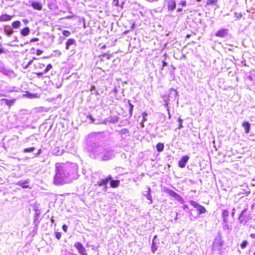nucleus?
Segmentation results:
<instances>
[{"instance_id": "nucleus-1", "label": "nucleus", "mask_w": 255, "mask_h": 255, "mask_svg": "<svg viewBox=\"0 0 255 255\" xmlns=\"http://www.w3.org/2000/svg\"><path fill=\"white\" fill-rule=\"evenodd\" d=\"M71 179L69 178V173L66 167L60 164H56L55 175L54 177L53 183L59 185L69 182Z\"/></svg>"}, {"instance_id": "nucleus-2", "label": "nucleus", "mask_w": 255, "mask_h": 255, "mask_svg": "<svg viewBox=\"0 0 255 255\" xmlns=\"http://www.w3.org/2000/svg\"><path fill=\"white\" fill-rule=\"evenodd\" d=\"M104 151V147L98 144H94L90 150V156L93 158H98L100 159L101 155Z\"/></svg>"}, {"instance_id": "nucleus-3", "label": "nucleus", "mask_w": 255, "mask_h": 255, "mask_svg": "<svg viewBox=\"0 0 255 255\" xmlns=\"http://www.w3.org/2000/svg\"><path fill=\"white\" fill-rule=\"evenodd\" d=\"M114 157V151L110 148H104L101 155L100 160L107 161Z\"/></svg>"}, {"instance_id": "nucleus-4", "label": "nucleus", "mask_w": 255, "mask_h": 255, "mask_svg": "<svg viewBox=\"0 0 255 255\" xmlns=\"http://www.w3.org/2000/svg\"><path fill=\"white\" fill-rule=\"evenodd\" d=\"M223 245V241L220 237L215 238L213 243L212 249L214 251H221Z\"/></svg>"}, {"instance_id": "nucleus-5", "label": "nucleus", "mask_w": 255, "mask_h": 255, "mask_svg": "<svg viewBox=\"0 0 255 255\" xmlns=\"http://www.w3.org/2000/svg\"><path fill=\"white\" fill-rule=\"evenodd\" d=\"M189 203L191 206L197 209L200 214H204L207 211L206 209L204 206L199 204L198 203L194 201L191 200L189 201Z\"/></svg>"}, {"instance_id": "nucleus-6", "label": "nucleus", "mask_w": 255, "mask_h": 255, "mask_svg": "<svg viewBox=\"0 0 255 255\" xmlns=\"http://www.w3.org/2000/svg\"><path fill=\"white\" fill-rule=\"evenodd\" d=\"M74 247L77 250L78 253L81 255H88L85 248L80 242H76L75 243Z\"/></svg>"}, {"instance_id": "nucleus-7", "label": "nucleus", "mask_w": 255, "mask_h": 255, "mask_svg": "<svg viewBox=\"0 0 255 255\" xmlns=\"http://www.w3.org/2000/svg\"><path fill=\"white\" fill-rule=\"evenodd\" d=\"M0 72L7 76H11L13 74L12 71L6 69L4 68L3 63L0 61Z\"/></svg>"}, {"instance_id": "nucleus-8", "label": "nucleus", "mask_w": 255, "mask_h": 255, "mask_svg": "<svg viewBox=\"0 0 255 255\" xmlns=\"http://www.w3.org/2000/svg\"><path fill=\"white\" fill-rule=\"evenodd\" d=\"M167 4L168 11H172L176 8V4L174 0H167Z\"/></svg>"}, {"instance_id": "nucleus-9", "label": "nucleus", "mask_w": 255, "mask_h": 255, "mask_svg": "<svg viewBox=\"0 0 255 255\" xmlns=\"http://www.w3.org/2000/svg\"><path fill=\"white\" fill-rule=\"evenodd\" d=\"M112 177L111 176H108L107 178L104 179H101L97 182V184L99 186H104L105 190L107 189V184L108 182L111 180Z\"/></svg>"}, {"instance_id": "nucleus-10", "label": "nucleus", "mask_w": 255, "mask_h": 255, "mask_svg": "<svg viewBox=\"0 0 255 255\" xmlns=\"http://www.w3.org/2000/svg\"><path fill=\"white\" fill-rule=\"evenodd\" d=\"M177 95V92L176 90L173 89H170L168 95V100L170 101L175 100Z\"/></svg>"}, {"instance_id": "nucleus-11", "label": "nucleus", "mask_w": 255, "mask_h": 255, "mask_svg": "<svg viewBox=\"0 0 255 255\" xmlns=\"http://www.w3.org/2000/svg\"><path fill=\"white\" fill-rule=\"evenodd\" d=\"M228 35V30L227 29H223L219 30L216 33L215 35L217 37L224 38Z\"/></svg>"}, {"instance_id": "nucleus-12", "label": "nucleus", "mask_w": 255, "mask_h": 255, "mask_svg": "<svg viewBox=\"0 0 255 255\" xmlns=\"http://www.w3.org/2000/svg\"><path fill=\"white\" fill-rule=\"evenodd\" d=\"M189 157L188 156L186 155L183 156L179 161V166L181 168H183L185 166L186 163L187 162Z\"/></svg>"}, {"instance_id": "nucleus-13", "label": "nucleus", "mask_w": 255, "mask_h": 255, "mask_svg": "<svg viewBox=\"0 0 255 255\" xmlns=\"http://www.w3.org/2000/svg\"><path fill=\"white\" fill-rule=\"evenodd\" d=\"M147 191L145 192H143L142 194L144 196H145L147 200L150 201L149 204H152L153 201L152 199V197L150 194V188L149 187H147Z\"/></svg>"}, {"instance_id": "nucleus-14", "label": "nucleus", "mask_w": 255, "mask_h": 255, "mask_svg": "<svg viewBox=\"0 0 255 255\" xmlns=\"http://www.w3.org/2000/svg\"><path fill=\"white\" fill-rule=\"evenodd\" d=\"M247 210V209H245L244 210H243L239 216V220H240L241 223H246L248 221V219L245 215Z\"/></svg>"}, {"instance_id": "nucleus-15", "label": "nucleus", "mask_w": 255, "mask_h": 255, "mask_svg": "<svg viewBox=\"0 0 255 255\" xmlns=\"http://www.w3.org/2000/svg\"><path fill=\"white\" fill-rule=\"evenodd\" d=\"M165 192L168 194H169L170 196H171L173 197H174V198L177 199L178 200H179L181 198V197H180V195H179L177 193H176V192H175L174 191H173L170 189H166Z\"/></svg>"}, {"instance_id": "nucleus-16", "label": "nucleus", "mask_w": 255, "mask_h": 255, "mask_svg": "<svg viewBox=\"0 0 255 255\" xmlns=\"http://www.w3.org/2000/svg\"><path fill=\"white\" fill-rule=\"evenodd\" d=\"M31 5L34 9L38 10H41L42 8L41 3L39 2L32 1Z\"/></svg>"}, {"instance_id": "nucleus-17", "label": "nucleus", "mask_w": 255, "mask_h": 255, "mask_svg": "<svg viewBox=\"0 0 255 255\" xmlns=\"http://www.w3.org/2000/svg\"><path fill=\"white\" fill-rule=\"evenodd\" d=\"M4 33L8 37L10 36L11 34L13 33V31L11 28L10 26L6 25L4 27Z\"/></svg>"}, {"instance_id": "nucleus-18", "label": "nucleus", "mask_w": 255, "mask_h": 255, "mask_svg": "<svg viewBox=\"0 0 255 255\" xmlns=\"http://www.w3.org/2000/svg\"><path fill=\"white\" fill-rule=\"evenodd\" d=\"M73 45H76L75 40L73 38L68 39L66 43V49L67 50L69 49L70 46Z\"/></svg>"}, {"instance_id": "nucleus-19", "label": "nucleus", "mask_w": 255, "mask_h": 255, "mask_svg": "<svg viewBox=\"0 0 255 255\" xmlns=\"http://www.w3.org/2000/svg\"><path fill=\"white\" fill-rule=\"evenodd\" d=\"M0 101L2 102V103L4 102L5 104L10 108L14 103L15 100H7L6 99H2L0 100Z\"/></svg>"}, {"instance_id": "nucleus-20", "label": "nucleus", "mask_w": 255, "mask_h": 255, "mask_svg": "<svg viewBox=\"0 0 255 255\" xmlns=\"http://www.w3.org/2000/svg\"><path fill=\"white\" fill-rule=\"evenodd\" d=\"M12 16L6 14H2L0 16V21H7L11 20Z\"/></svg>"}, {"instance_id": "nucleus-21", "label": "nucleus", "mask_w": 255, "mask_h": 255, "mask_svg": "<svg viewBox=\"0 0 255 255\" xmlns=\"http://www.w3.org/2000/svg\"><path fill=\"white\" fill-rule=\"evenodd\" d=\"M120 133L122 137L125 138L128 135V130L126 128H123L120 130Z\"/></svg>"}, {"instance_id": "nucleus-22", "label": "nucleus", "mask_w": 255, "mask_h": 255, "mask_svg": "<svg viewBox=\"0 0 255 255\" xmlns=\"http://www.w3.org/2000/svg\"><path fill=\"white\" fill-rule=\"evenodd\" d=\"M243 127L245 128V132L248 133L250 130V124L248 122H244L243 124Z\"/></svg>"}, {"instance_id": "nucleus-23", "label": "nucleus", "mask_w": 255, "mask_h": 255, "mask_svg": "<svg viewBox=\"0 0 255 255\" xmlns=\"http://www.w3.org/2000/svg\"><path fill=\"white\" fill-rule=\"evenodd\" d=\"M28 182L27 181H19L16 184L24 188H26L28 187Z\"/></svg>"}, {"instance_id": "nucleus-24", "label": "nucleus", "mask_w": 255, "mask_h": 255, "mask_svg": "<svg viewBox=\"0 0 255 255\" xmlns=\"http://www.w3.org/2000/svg\"><path fill=\"white\" fill-rule=\"evenodd\" d=\"M30 33V29L28 27H25L21 31V34L22 36H25L28 35Z\"/></svg>"}, {"instance_id": "nucleus-25", "label": "nucleus", "mask_w": 255, "mask_h": 255, "mask_svg": "<svg viewBox=\"0 0 255 255\" xmlns=\"http://www.w3.org/2000/svg\"><path fill=\"white\" fill-rule=\"evenodd\" d=\"M222 216L223 218V221L225 223L227 222V218L229 216V212L227 210H224L222 213Z\"/></svg>"}, {"instance_id": "nucleus-26", "label": "nucleus", "mask_w": 255, "mask_h": 255, "mask_svg": "<svg viewBox=\"0 0 255 255\" xmlns=\"http://www.w3.org/2000/svg\"><path fill=\"white\" fill-rule=\"evenodd\" d=\"M110 184L112 187L115 188L119 186L120 184V181L119 180H111Z\"/></svg>"}, {"instance_id": "nucleus-27", "label": "nucleus", "mask_w": 255, "mask_h": 255, "mask_svg": "<svg viewBox=\"0 0 255 255\" xmlns=\"http://www.w3.org/2000/svg\"><path fill=\"white\" fill-rule=\"evenodd\" d=\"M164 144L162 143H158L156 145V149L158 152H161L164 149Z\"/></svg>"}, {"instance_id": "nucleus-28", "label": "nucleus", "mask_w": 255, "mask_h": 255, "mask_svg": "<svg viewBox=\"0 0 255 255\" xmlns=\"http://www.w3.org/2000/svg\"><path fill=\"white\" fill-rule=\"evenodd\" d=\"M21 25V22L18 21H15L12 23V27L13 28H18Z\"/></svg>"}, {"instance_id": "nucleus-29", "label": "nucleus", "mask_w": 255, "mask_h": 255, "mask_svg": "<svg viewBox=\"0 0 255 255\" xmlns=\"http://www.w3.org/2000/svg\"><path fill=\"white\" fill-rule=\"evenodd\" d=\"M35 148L33 147L25 148L23 150L24 152H32L34 150Z\"/></svg>"}, {"instance_id": "nucleus-30", "label": "nucleus", "mask_w": 255, "mask_h": 255, "mask_svg": "<svg viewBox=\"0 0 255 255\" xmlns=\"http://www.w3.org/2000/svg\"><path fill=\"white\" fill-rule=\"evenodd\" d=\"M52 68V65L51 64H48L45 70H44V73H47L50 70H51Z\"/></svg>"}, {"instance_id": "nucleus-31", "label": "nucleus", "mask_w": 255, "mask_h": 255, "mask_svg": "<svg viewBox=\"0 0 255 255\" xmlns=\"http://www.w3.org/2000/svg\"><path fill=\"white\" fill-rule=\"evenodd\" d=\"M164 106L166 108V110H167V111L168 112V118H169V119H170L171 118V116L170 115V110H169V107L168 106V103L167 102L164 104Z\"/></svg>"}, {"instance_id": "nucleus-32", "label": "nucleus", "mask_w": 255, "mask_h": 255, "mask_svg": "<svg viewBox=\"0 0 255 255\" xmlns=\"http://www.w3.org/2000/svg\"><path fill=\"white\" fill-rule=\"evenodd\" d=\"M248 244L247 241H244L241 245L242 249H244L246 248Z\"/></svg>"}, {"instance_id": "nucleus-33", "label": "nucleus", "mask_w": 255, "mask_h": 255, "mask_svg": "<svg viewBox=\"0 0 255 255\" xmlns=\"http://www.w3.org/2000/svg\"><path fill=\"white\" fill-rule=\"evenodd\" d=\"M62 34L63 35H64L66 37H68L70 35L71 33L68 30H63L62 32Z\"/></svg>"}, {"instance_id": "nucleus-34", "label": "nucleus", "mask_w": 255, "mask_h": 255, "mask_svg": "<svg viewBox=\"0 0 255 255\" xmlns=\"http://www.w3.org/2000/svg\"><path fill=\"white\" fill-rule=\"evenodd\" d=\"M178 122H179V127H178V129H181L183 128V126H182V120L180 118H179L178 120Z\"/></svg>"}, {"instance_id": "nucleus-35", "label": "nucleus", "mask_w": 255, "mask_h": 255, "mask_svg": "<svg viewBox=\"0 0 255 255\" xmlns=\"http://www.w3.org/2000/svg\"><path fill=\"white\" fill-rule=\"evenodd\" d=\"M142 122H145L147 121L146 117L147 116V114L145 112H143L142 114Z\"/></svg>"}, {"instance_id": "nucleus-36", "label": "nucleus", "mask_w": 255, "mask_h": 255, "mask_svg": "<svg viewBox=\"0 0 255 255\" xmlns=\"http://www.w3.org/2000/svg\"><path fill=\"white\" fill-rule=\"evenodd\" d=\"M55 237L58 239L59 240L61 237V234L59 232H56L55 233Z\"/></svg>"}, {"instance_id": "nucleus-37", "label": "nucleus", "mask_w": 255, "mask_h": 255, "mask_svg": "<svg viewBox=\"0 0 255 255\" xmlns=\"http://www.w3.org/2000/svg\"><path fill=\"white\" fill-rule=\"evenodd\" d=\"M151 250H152V251L153 253H154L156 250H157V248L154 245V242H153L152 243V246L151 247Z\"/></svg>"}, {"instance_id": "nucleus-38", "label": "nucleus", "mask_w": 255, "mask_h": 255, "mask_svg": "<svg viewBox=\"0 0 255 255\" xmlns=\"http://www.w3.org/2000/svg\"><path fill=\"white\" fill-rule=\"evenodd\" d=\"M179 5H182V6H185L186 4V1L185 0H182L179 4Z\"/></svg>"}, {"instance_id": "nucleus-39", "label": "nucleus", "mask_w": 255, "mask_h": 255, "mask_svg": "<svg viewBox=\"0 0 255 255\" xmlns=\"http://www.w3.org/2000/svg\"><path fill=\"white\" fill-rule=\"evenodd\" d=\"M43 53V51L40 49H37L36 51V54L37 55H40Z\"/></svg>"}, {"instance_id": "nucleus-40", "label": "nucleus", "mask_w": 255, "mask_h": 255, "mask_svg": "<svg viewBox=\"0 0 255 255\" xmlns=\"http://www.w3.org/2000/svg\"><path fill=\"white\" fill-rule=\"evenodd\" d=\"M167 65V63L164 61H162V68H161V70H163V68L165 66H166Z\"/></svg>"}, {"instance_id": "nucleus-41", "label": "nucleus", "mask_w": 255, "mask_h": 255, "mask_svg": "<svg viewBox=\"0 0 255 255\" xmlns=\"http://www.w3.org/2000/svg\"><path fill=\"white\" fill-rule=\"evenodd\" d=\"M39 40V38H34L30 40V42H34L35 41H38Z\"/></svg>"}, {"instance_id": "nucleus-42", "label": "nucleus", "mask_w": 255, "mask_h": 255, "mask_svg": "<svg viewBox=\"0 0 255 255\" xmlns=\"http://www.w3.org/2000/svg\"><path fill=\"white\" fill-rule=\"evenodd\" d=\"M62 229L65 232H66L67 230V227L66 226V225H64L63 226Z\"/></svg>"}, {"instance_id": "nucleus-43", "label": "nucleus", "mask_w": 255, "mask_h": 255, "mask_svg": "<svg viewBox=\"0 0 255 255\" xmlns=\"http://www.w3.org/2000/svg\"><path fill=\"white\" fill-rule=\"evenodd\" d=\"M89 119L92 123H93L95 121L94 119L91 116L89 117Z\"/></svg>"}, {"instance_id": "nucleus-44", "label": "nucleus", "mask_w": 255, "mask_h": 255, "mask_svg": "<svg viewBox=\"0 0 255 255\" xmlns=\"http://www.w3.org/2000/svg\"><path fill=\"white\" fill-rule=\"evenodd\" d=\"M250 236L252 239H255V234H251Z\"/></svg>"}, {"instance_id": "nucleus-45", "label": "nucleus", "mask_w": 255, "mask_h": 255, "mask_svg": "<svg viewBox=\"0 0 255 255\" xmlns=\"http://www.w3.org/2000/svg\"><path fill=\"white\" fill-rule=\"evenodd\" d=\"M2 53H3V49L1 46H0V54Z\"/></svg>"}, {"instance_id": "nucleus-46", "label": "nucleus", "mask_w": 255, "mask_h": 255, "mask_svg": "<svg viewBox=\"0 0 255 255\" xmlns=\"http://www.w3.org/2000/svg\"><path fill=\"white\" fill-rule=\"evenodd\" d=\"M45 74V73H44V71H43V72H42L38 73H37V75H38V76H42V75L43 74Z\"/></svg>"}, {"instance_id": "nucleus-47", "label": "nucleus", "mask_w": 255, "mask_h": 255, "mask_svg": "<svg viewBox=\"0 0 255 255\" xmlns=\"http://www.w3.org/2000/svg\"><path fill=\"white\" fill-rule=\"evenodd\" d=\"M182 11V8H178L177 9V11L178 12H181Z\"/></svg>"}, {"instance_id": "nucleus-48", "label": "nucleus", "mask_w": 255, "mask_h": 255, "mask_svg": "<svg viewBox=\"0 0 255 255\" xmlns=\"http://www.w3.org/2000/svg\"><path fill=\"white\" fill-rule=\"evenodd\" d=\"M188 205H184L183 206V209H186L188 208Z\"/></svg>"}, {"instance_id": "nucleus-49", "label": "nucleus", "mask_w": 255, "mask_h": 255, "mask_svg": "<svg viewBox=\"0 0 255 255\" xmlns=\"http://www.w3.org/2000/svg\"><path fill=\"white\" fill-rule=\"evenodd\" d=\"M235 209L234 208L233 210V212L232 213V217H234V215H235Z\"/></svg>"}, {"instance_id": "nucleus-50", "label": "nucleus", "mask_w": 255, "mask_h": 255, "mask_svg": "<svg viewBox=\"0 0 255 255\" xmlns=\"http://www.w3.org/2000/svg\"><path fill=\"white\" fill-rule=\"evenodd\" d=\"M129 106L130 108L133 109V106L131 104L129 103Z\"/></svg>"}, {"instance_id": "nucleus-51", "label": "nucleus", "mask_w": 255, "mask_h": 255, "mask_svg": "<svg viewBox=\"0 0 255 255\" xmlns=\"http://www.w3.org/2000/svg\"><path fill=\"white\" fill-rule=\"evenodd\" d=\"M133 110V109L130 108L129 109V113L131 114L132 111Z\"/></svg>"}, {"instance_id": "nucleus-52", "label": "nucleus", "mask_w": 255, "mask_h": 255, "mask_svg": "<svg viewBox=\"0 0 255 255\" xmlns=\"http://www.w3.org/2000/svg\"><path fill=\"white\" fill-rule=\"evenodd\" d=\"M4 96H5L4 95L0 93V97H4Z\"/></svg>"}, {"instance_id": "nucleus-53", "label": "nucleus", "mask_w": 255, "mask_h": 255, "mask_svg": "<svg viewBox=\"0 0 255 255\" xmlns=\"http://www.w3.org/2000/svg\"><path fill=\"white\" fill-rule=\"evenodd\" d=\"M143 122H142V121L141 124H140L142 127H144V125H143Z\"/></svg>"}, {"instance_id": "nucleus-54", "label": "nucleus", "mask_w": 255, "mask_h": 255, "mask_svg": "<svg viewBox=\"0 0 255 255\" xmlns=\"http://www.w3.org/2000/svg\"><path fill=\"white\" fill-rule=\"evenodd\" d=\"M71 17H72V16H68L66 18L69 19V18H70Z\"/></svg>"}, {"instance_id": "nucleus-55", "label": "nucleus", "mask_w": 255, "mask_h": 255, "mask_svg": "<svg viewBox=\"0 0 255 255\" xmlns=\"http://www.w3.org/2000/svg\"><path fill=\"white\" fill-rule=\"evenodd\" d=\"M57 51V52H58L59 53V54H61V52H60V51H58V50H57V51Z\"/></svg>"}, {"instance_id": "nucleus-56", "label": "nucleus", "mask_w": 255, "mask_h": 255, "mask_svg": "<svg viewBox=\"0 0 255 255\" xmlns=\"http://www.w3.org/2000/svg\"><path fill=\"white\" fill-rule=\"evenodd\" d=\"M255 255V252L254 253V255Z\"/></svg>"}, {"instance_id": "nucleus-57", "label": "nucleus", "mask_w": 255, "mask_h": 255, "mask_svg": "<svg viewBox=\"0 0 255 255\" xmlns=\"http://www.w3.org/2000/svg\"><path fill=\"white\" fill-rule=\"evenodd\" d=\"M0 46H1V45L0 44Z\"/></svg>"}, {"instance_id": "nucleus-58", "label": "nucleus", "mask_w": 255, "mask_h": 255, "mask_svg": "<svg viewBox=\"0 0 255 255\" xmlns=\"http://www.w3.org/2000/svg\"><path fill=\"white\" fill-rule=\"evenodd\" d=\"M1 38V36H0V39Z\"/></svg>"}]
</instances>
